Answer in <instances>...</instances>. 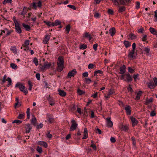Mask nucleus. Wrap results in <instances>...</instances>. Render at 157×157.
<instances>
[{
	"mask_svg": "<svg viewBox=\"0 0 157 157\" xmlns=\"http://www.w3.org/2000/svg\"><path fill=\"white\" fill-rule=\"evenodd\" d=\"M64 60L62 57L59 56L58 58L57 61V71L58 72L62 71L64 66Z\"/></svg>",
	"mask_w": 157,
	"mask_h": 157,
	"instance_id": "nucleus-1",
	"label": "nucleus"
},
{
	"mask_svg": "<svg viewBox=\"0 0 157 157\" xmlns=\"http://www.w3.org/2000/svg\"><path fill=\"white\" fill-rule=\"evenodd\" d=\"M54 66V63H52L51 62L48 63L47 62H45L43 65H40V70L42 71L46 70L47 69H49Z\"/></svg>",
	"mask_w": 157,
	"mask_h": 157,
	"instance_id": "nucleus-2",
	"label": "nucleus"
},
{
	"mask_svg": "<svg viewBox=\"0 0 157 157\" xmlns=\"http://www.w3.org/2000/svg\"><path fill=\"white\" fill-rule=\"evenodd\" d=\"M121 79L124 80L127 82H130L132 81V78L129 73L123 74L121 75Z\"/></svg>",
	"mask_w": 157,
	"mask_h": 157,
	"instance_id": "nucleus-3",
	"label": "nucleus"
},
{
	"mask_svg": "<svg viewBox=\"0 0 157 157\" xmlns=\"http://www.w3.org/2000/svg\"><path fill=\"white\" fill-rule=\"evenodd\" d=\"M15 87L19 88L20 90L23 92L25 95H26L28 93V90L25 89V86L21 83L17 82L16 84Z\"/></svg>",
	"mask_w": 157,
	"mask_h": 157,
	"instance_id": "nucleus-4",
	"label": "nucleus"
},
{
	"mask_svg": "<svg viewBox=\"0 0 157 157\" xmlns=\"http://www.w3.org/2000/svg\"><path fill=\"white\" fill-rule=\"evenodd\" d=\"M113 4L116 6H118L120 4L124 5L126 3H129L130 0H125V1L124 0H111Z\"/></svg>",
	"mask_w": 157,
	"mask_h": 157,
	"instance_id": "nucleus-5",
	"label": "nucleus"
},
{
	"mask_svg": "<svg viewBox=\"0 0 157 157\" xmlns=\"http://www.w3.org/2000/svg\"><path fill=\"white\" fill-rule=\"evenodd\" d=\"M15 24V27L16 32L19 34L21 33L22 32L21 29L20 27V24L16 20H13Z\"/></svg>",
	"mask_w": 157,
	"mask_h": 157,
	"instance_id": "nucleus-6",
	"label": "nucleus"
},
{
	"mask_svg": "<svg viewBox=\"0 0 157 157\" xmlns=\"http://www.w3.org/2000/svg\"><path fill=\"white\" fill-rule=\"evenodd\" d=\"M71 125L70 128V130L72 131L75 130L78 126V124L74 120L71 121Z\"/></svg>",
	"mask_w": 157,
	"mask_h": 157,
	"instance_id": "nucleus-7",
	"label": "nucleus"
},
{
	"mask_svg": "<svg viewBox=\"0 0 157 157\" xmlns=\"http://www.w3.org/2000/svg\"><path fill=\"white\" fill-rule=\"evenodd\" d=\"M136 53H135V51L132 50L129 52L128 54V57L130 59H135L136 57Z\"/></svg>",
	"mask_w": 157,
	"mask_h": 157,
	"instance_id": "nucleus-8",
	"label": "nucleus"
},
{
	"mask_svg": "<svg viewBox=\"0 0 157 157\" xmlns=\"http://www.w3.org/2000/svg\"><path fill=\"white\" fill-rule=\"evenodd\" d=\"M41 6L42 4L40 1H39L37 3L33 2L31 5V6H32V8L35 9H36L37 6L40 7Z\"/></svg>",
	"mask_w": 157,
	"mask_h": 157,
	"instance_id": "nucleus-9",
	"label": "nucleus"
},
{
	"mask_svg": "<svg viewBox=\"0 0 157 157\" xmlns=\"http://www.w3.org/2000/svg\"><path fill=\"white\" fill-rule=\"evenodd\" d=\"M77 73L76 69H74L70 71L68 74L67 77L68 78H71V77L74 76Z\"/></svg>",
	"mask_w": 157,
	"mask_h": 157,
	"instance_id": "nucleus-10",
	"label": "nucleus"
},
{
	"mask_svg": "<svg viewBox=\"0 0 157 157\" xmlns=\"http://www.w3.org/2000/svg\"><path fill=\"white\" fill-rule=\"evenodd\" d=\"M47 118H48V121L50 123H52L54 122V119L53 118L52 115L50 114H47Z\"/></svg>",
	"mask_w": 157,
	"mask_h": 157,
	"instance_id": "nucleus-11",
	"label": "nucleus"
},
{
	"mask_svg": "<svg viewBox=\"0 0 157 157\" xmlns=\"http://www.w3.org/2000/svg\"><path fill=\"white\" fill-rule=\"evenodd\" d=\"M131 121H132V125L133 127L136 125L138 123V121L134 117H131L130 118Z\"/></svg>",
	"mask_w": 157,
	"mask_h": 157,
	"instance_id": "nucleus-12",
	"label": "nucleus"
},
{
	"mask_svg": "<svg viewBox=\"0 0 157 157\" xmlns=\"http://www.w3.org/2000/svg\"><path fill=\"white\" fill-rule=\"evenodd\" d=\"M110 117H107L106 118L107 121V125L109 127H112L113 125V123L110 120Z\"/></svg>",
	"mask_w": 157,
	"mask_h": 157,
	"instance_id": "nucleus-13",
	"label": "nucleus"
},
{
	"mask_svg": "<svg viewBox=\"0 0 157 157\" xmlns=\"http://www.w3.org/2000/svg\"><path fill=\"white\" fill-rule=\"evenodd\" d=\"M25 128L26 133H29L30 132V130L32 129V127L29 124H27L25 125Z\"/></svg>",
	"mask_w": 157,
	"mask_h": 157,
	"instance_id": "nucleus-14",
	"label": "nucleus"
},
{
	"mask_svg": "<svg viewBox=\"0 0 157 157\" xmlns=\"http://www.w3.org/2000/svg\"><path fill=\"white\" fill-rule=\"evenodd\" d=\"M84 136L82 137V139H85L88 137V131L86 128H85L84 129Z\"/></svg>",
	"mask_w": 157,
	"mask_h": 157,
	"instance_id": "nucleus-15",
	"label": "nucleus"
},
{
	"mask_svg": "<svg viewBox=\"0 0 157 157\" xmlns=\"http://www.w3.org/2000/svg\"><path fill=\"white\" fill-rule=\"evenodd\" d=\"M119 128H121L122 130L125 132L128 131L129 129V128L127 126L124 125L122 124L119 126Z\"/></svg>",
	"mask_w": 157,
	"mask_h": 157,
	"instance_id": "nucleus-16",
	"label": "nucleus"
},
{
	"mask_svg": "<svg viewBox=\"0 0 157 157\" xmlns=\"http://www.w3.org/2000/svg\"><path fill=\"white\" fill-rule=\"evenodd\" d=\"M116 33L115 28L113 27L109 30V33L112 36H113Z\"/></svg>",
	"mask_w": 157,
	"mask_h": 157,
	"instance_id": "nucleus-17",
	"label": "nucleus"
},
{
	"mask_svg": "<svg viewBox=\"0 0 157 157\" xmlns=\"http://www.w3.org/2000/svg\"><path fill=\"white\" fill-rule=\"evenodd\" d=\"M126 68L124 65H123L120 68V73L123 75L125 72Z\"/></svg>",
	"mask_w": 157,
	"mask_h": 157,
	"instance_id": "nucleus-18",
	"label": "nucleus"
},
{
	"mask_svg": "<svg viewBox=\"0 0 157 157\" xmlns=\"http://www.w3.org/2000/svg\"><path fill=\"white\" fill-rule=\"evenodd\" d=\"M37 144L43 146L45 148H47L48 147L47 144L44 141H40L38 142Z\"/></svg>",
	"mask_w": 157,
	"mask_h": 157,
	"instance_id": "nucleus-19",
	"label": "nucleus"
},
{
	"mask_svg": "<svg viewBox=\"0 0 157 157\" xmlns=\"http://www.w3.org/2000/svg\"><path fill=\"white\" fill-rule=\"evenodd\" d=\"M137 38V35L132 33H131L128 35V38L131 40H133Z\"/></svg>",
	"mask_w": 157,
	"mask_h": 157,
	"instance_id": "nucleus-20",
	"label": "nucleus"
},
{
	"mask_svg": "<svg viewBox=\"0 0 157 157\" xmlns=\"http://www.w3.org/2000/svg\"><path fill=\"white\" fill-rule=\"evenodd\" d=\"M148 87L150 89H154L155 86V84L152 81H150L148 83Z\"/></svg>",
	"mask_w": 157,
	"mask_h": 157,
	"instance_id": "nucleus-21",
	"label": "nucleus"
},
{
	"mask_svg": "<svg viewBox=\"0 0 157 157\" xmlns=\"http://www.w3.org/2000/svg\"><path fill=\"white\" fill-rule=\"evenodd\" d=\"M124 109L127 114L130 115L131 114V111L130 110V107L129 105H126Z\"/></svg>",
	"mask_w": 157,
	"mask_h": 157,
	"instance_id": "nucleus-22",
	"label": "nucleus"
},
{
	"mask_svg": "<svg viewBox=\"0 0 157 157\" xmlns=\"http://www.w3.org/2000/svg\"><path fill=\"white\" fill-rule=\"evenodd\" d=\"M27 8L25 7H24L22 11V12L20 13V14L24 16V17H25V15L27 13Z\"/></svg>",
	"mask_w": 157,
	"mask_h": 157,
	"instance_id": "nucleus-23",
	"label": "nucleus"
},
{
	"mask_svg": "<svg viewBox=\"0 0 157 157\" xmlns=\"http://www.w3.org/2000/svg\"><path fill=\"white\" fill-rule=\"evenodd\" d=\"M36 120L35 117L33 115V117L31 120V123L35 126L36 125Z\"/></svg>",
	"mask_w": 157,
	"mask_h": 157,
	"instance_id": "nucleus-24",
	"label": "nucleus"
},
{
	"mask_svg": "<svg viewBox=\"0 0 157 157\" xmlns=\"http://www.w3.org/2000/svg\"><path fill=\"white\" fill-rule=\"evenodd\" d=\"M50 38V36L49 35H46L44 40H43V42L44 44H47L48 43V41Z\"/></svg>",
	"mask_w": 157,
	"mask_h": 157,
	"instance_id": "nucleus-25",
	"label": "nucleus"
},
{
	"mask_svg": "<svg viewBox=\"0 0 157 157\" xmlns=\"http://www.w3.org/2000/svg\"><path fill=\"white\" fill-rule=\"evenodd\" d=\"M151 33L154 35L157 34V30H155V29L150 27L149 29Z\"/></svg>",
	"mask_w": 157,
	"mask_h": 157,
	"instance_id": "nucleus-26",
	"label": "nucleus"
},
{
	"mask_svg": "<svg viewBox=\"0 0 157 157\" xmlns=\"http://www.w3.org/2000/svg\"><path fill=\"white\" fill-rule=\"evenodd\" d=\"M142 92L141 91H139L136 94V95L135 100H138L140 98V97L141 96Z\"/></svg>",
	"mask_w": 157,
	"mask_h": 157,
	"instance_id": "nucleus-27",
	"label": "nucleus"
},
{
	"mask_svg": "<svg viewBox=\"0 0 157 157\" xmlns=\"http://www.w3.org/2000/svg\"><path fill=\"white\" fill-rule=\"evenodd\" d=\"M22 25L26 31H29L30 29V27L29 25L24 23H23Z\"/></svg>",
	"mask_w": 157,
	"mask_h": 157,
	"instance_id": "nucleus-28",
	"label": "nucleus"
},
{
	"mask_svg": "<svg viewBox=\"0 0 157 157\" xmlns=\"http://www.w3.org/2000/svg\"><path fill=\"white\" fill-rule=\"evenodd\" d=\"M58 92H59V94L62 97L65 96L66 95V93L63 90H59Z\"/></svg>",
	"mask_w": 157,
	"mask_h": 157,
	"instance_id": "nucleus-29",
	"label": "nucleus"
},
{
	"mask_svg": "<svg viewBox=\"0 0 157 157\" xmlns=\"http://www.w3.org/2000/svg\"><path fill=\"white\" fill-rule=\"evenodd\" d=\"M144 50L146 53V55L147 56L149 55V53L150 52V48L149 47H145L144 48Z\"/></svg>",
	"mask_w": 157,
	"mask_h": 157,
	"instance_id": "nucleus-30",
	"label": "nucleus"
},
{
	"mask_svg": "<svg viewBox=\"0 0 157 157\" xmlns=\"http://www.w3.org/2000/svg\"><path fill=\"white\" fill-rule=\"evenodd\" d=\"M61 22L59 20H56L55 21L54 23H53V26H57L60 25Z\"/></svg>",
	"mask_w": 157,
	"mask_h": 157,
	"instance_id": "nucleus-31",
	"label": "nucleus"
},
{
	"mask_svg": "<svg viewBox=\"0 0 157 157\" xmlns=\"http://www.w3.org/2000/svg\"><path fill=\"white\" fill-rule=\"evenodd\" d=\"M84 37L89 38V40H90L91 39V37L90 35L87 32H86L84 33Z\"/></svg>",
	"mask_w": 157,
	"mask_h": 157,
	"instance_id": "nucleus-32",
	"label": "nucleus"
},
{
	"mask_svg": "<svg viewBox=\"0 0 157 157\" xmlns=\"http://www.w3.org/2000/svg\"><path fill=\"white\" fill-rule=\"evenodd\" d=\"M30 41L29 40H26L24 43L22 45L23 47H27L28 46L29 44Z\"/></svg>",
	"mask_w": 157,
	"mask_h": 157,
	"instance_id": "nucleus-33",
	"label": "nucleus"
},
{
	"mask_svg": "<svg viewBox=\"0 0 157 157\" xmlns=\"http://www.w3.org/2000/svg\"><path fill=\"white\" fill-rule=\"evenodd\" d=\"M115 93L114 90L113 89H110L109 90L108 93L111 95H113Z\"/></svg>",
	"mask_w": 157,
	"mask_h": 157,
	"instance_id": "nucleus-34",
	"label": "nucleus"
},
{
	"mask_svg": "<svg viewBox=\"0 0 157 157\" xmlns=\"http://www.w3.org/2000/svg\"><path fill=\"white\" fill-rule=\"evenodd\" d=\"M124 44L126 48L129 47L131 45L130 43L128 41H124Z\"/></svg>",
	"mask_w": 157,
	"mask_h": 157,
	"instance_id": "nucleus-35",
	"label": "nucleus"
},
{
	"mask_svg": "<svg viewBox=\"0 0 157 157\" xmlns=\"http://www.w3.org/2000/svg\"><path fill=\"white\" fill-rule=\"evenodd\" d=\"M125 10V8L124 6H121L120 7L119 9L118 10V11L119 12H122L124 11Z\"/></svg>",
	"mask_w": 157,
	"mask_h": 157,
	"instance_id": "nucleus-36",
	"label": "nucleus"
},
{
	"mask_svg": "<svg viewBox=\"0 0 157 157\" xmlns=\"http://www.w3.org/2000/svg\"><path fill=\"white\" fill-rule=\"evenodd\" d=\"M10 66L11 68L14 69H16L17 68V65L14 63H11Z\"/></svg>",
	"mask_w": 157,
	"mask_h": 157,
	"instance_id": "nucleus-37",
	"label": "nucleus"
},
{
	"mask_svg": "<svg viewBox=\"0 0 157 157\" xmlns=\"http://www.w3.org/2000/svg\"><path fill=\"white\" fill-rule=\"evenodd\" d=\"M25 114L24 113L20 114H19V115L17 117V118H18L20 119H23V118H24L25 117Z\"/></svg>",
	"mask_w": 157,
	"mask_h": 157,
	"instance_id": "nucleus-38",
	"label": "nucleus"
},
{
	"mask_svg": "<svg viewBox=\"0 0 157 157\" xmlns=\"http://www.w3.org/2000/svg\"><path fill=\"white\" fill-rule=\"evenodd\" d=\"M100 73L101 74H102L103 73V71L100 70H98L95 71L94 72V75L96 76L97 75V74Z\"/></svg>",
	"mask_w": 157,
	"mask_h": 157,
	"instance_id": "nucleus-39",
	"label": "nucleus"
},
{
	"mask_svg": "<svg viewBox=\"0 0 157 157\" xmlns=\"http://www.w3.org/2000/svg\"><path fill=\"white\" fill-rule=\"evenodd\" d=\"M28 84L29 86V90L31 91L32 90L33 85L32 84V83L30 81H28Z\"/></svg>",
	"mask_w": 157,
	"mask_h": 157,
	"instance_id": "nucleus-40",
	"label": "nucleus"
},
{
	"mask_svg": "<svg viewBox=\"0 0 157 157\" xmlns=\"http://www.w3.org/2000/svg\"><path fill=\"white\" fill-rule=\"evenodd\" d=\"M153 101V99L152 98H151L149 99H147L146 101V104H149L151 102H152Z\"/></svg>",
	"mask_w": 157,
	"mask_h": 157,
	"instance_id": "nucleus-41",
	"label": "nucleus"
},
{
	"mask_svg": "<svg viewBox=\"0 0 157 157\" xmlns=\"http://www.w3.org/2000/svg\"><path fill=\"white\" fill-rule=\"evenodd\" d=\"M44 22L48 26H53V22H51L50 21H44Z\"/></svg>",
	"mask_w": 157,
	"mask_h": 157,
	"instance_id": "nucleus-42",
	"label": "nucleus"
},
{
	"mask_svg": "<svg viewBox=\"0 0 157 157\" xmlns=\"http://www.w3.org/2000/svg\"><path fill=\"white\" fill-rule=\"evenodd\" d=\"M128 72L131 73H133L134 71V70L132 69L131 67H128Z\"/></svg>",
	"mask_w": 157,
	"mask_h": 157,
	"instance_id": "nucleus-43",
	"label": "nucleus"
},
{
	"mask_svg": "<svg viewBox=\"0 0 157 157\" xmlns=\"http://www.w3.org/2000/svg\"><path fill=\"white\" fill-rule=\"evenodd\" d=\"M70 25H67L66 27V30L67 31V33H69L70 31Z\"/></svg>",
	"mask_w": 157,
	"mask_h": 157,
	"instance_id": "nucleus-44",
	"label": "nucleus"
},
{
	"mask_svg": "<svg viewBox=\"0 0 157 157\" xmlns=\"http://www.w3.org/2000/svg\"><path fill=\"white\" fill-rule=\"evenodd\" d=\"M6 81H8V84L7 85L8 86H9L11 85L12 81L10 78H8L7 79H6Z\"/></svg>",
	"mask_w": 157,
	"mask_h": 157,
	"instance_id": "nucleus-45",
	"label": "nucleus"
},
{
	"mask_svg": "<svg viewBox=\"0 0 157 157\" xmlns=\"http://www.w3.org/2000/svg\"><path fill=\"white\" fill-rule=\"evenodd\" d=\"M85 82L87 84H89L91 82V80L89 78H85Z\"/></svg>",
	"mask_w": 157,
	"mask_h": 157,
	"instance_id": "nucleus-46",
	"label": "nucleus"
},
{
	"mask_svg": "<svg viewBox=\"0 0 157 157\" xmlns=\"http://www.w3.org/2000/svg\"><path fill=\"white\" fill-rule=\"evenodd\" d=\"M33 62L35 64L36 66H37L38 65V59L36 58H34L33 60Z\"/></svg>",
	"mask_w": 157,
	"mask_h": 157,
	"instance_id": "nucleus-47",
	"label": "nucleus"
},
{
	"mask_svg": "<svg viewBox=\"0 0 157 157\" xmlns=\"http://www.w3.org/2000/svg\"><path fill=\"white\" fill-rule=\"evenodd\" d=\"M5 30L7 31V33L6 34V36H8L9 35H10L13 32V30H8L7 29H5Z\"/></svg>",
	"mask_w": 157,
	"mask_h": 157,
	"instance_id": "nucleus-48",
	"label": "nucleus"
},
{
	"mask_svg": "<svg viewBox=\"0 0 157 157\" xmlns=\"http://www.w3.org/2000/svg\"><path fill=\"white\" fill-rule=\"evenodd\" d=\"M36 150L40 153H41L42 152V148L39 146L37 147Z\"/></svg>",
	"mask_w": 157,
	"mask_h": 157,
	"instance_id": "nucleus-49",
	"label": "nucleus"
},
{
	"mask_svg": "<svg viewBox=\"0 0 157 157\" xmlns=\"http://www.w3.org/2000/svg\"><path fill=\"white\" fill-rule=\"evenodd\" d=\"M94 67V65L92 63H90L89 64L88 67L89 69H91L93 68Z\"/></svg>",
	"mask_w": 157,
	"mask_h": 157,
	"instance_id": "nucleus-50",
	"label": "nucleus"
},
{
	"mask_svg": "<svg viewBox=\"0 0 157 157\" xmlns=\"http://www.w3.org/2000/svg\"><path fill=\"white\" fill-rule=\"evenodd\" d=\"M144 30V28L143 27H142L140 29H138L137 31V32L138 33H143Z\"/></svg>",
	"mask_w": 157,
	"mask_h": 157,
	"instance_id": "nucleus-51",
	"label": "nucleus"
},
{
	"mask_svg": "<svg viewBox=\"0 0 157 157\" xmlns=\"http://www.w3.org/2000/svg\"><path fill=\"white\" fill-rule=\"evenodd\" d=\"M6 77H7V76L6 75H4V76H3V79L2 80V84H4V83H5V82L6 81Z\"/></svg>",
	"mask_w": 157,
	"mask_h": 157,
	"instance_id": "nucleus-52",
	"label": "nucleus"
},
{
	"mask_svg": "<svg viewBox=\"0 0 157 157\" xmlns=\"http://www.w3.org/2000/svg\"><path fill=\"white\" fill-rule=\"evenodd\" d=\"M22 122V121L18 120H15L13 122V123H16L17 124H19Z\"/></svg>",
	"mask_w": 157,
	"mask_h": 157,
	"instance_id": "nucleus-53",
	"label": "nucleus"
},
{
	"mask_svg": "<svg viewBox=\"0 0 157 157\" xmlns=\"http://www.w3.org/2000/svg\"><path fill=\"white\" fill-rule=\"evenodd\" d=\"M77 92L80 95L83 94L85 93L83 91L79 89L78 90Z\"/></svg>",
	"mask_w": 157,
	"mask_h": 157,
	"instance_id": "nucleus-54",
	"label": "nucleus"
},
{
	"mask_svg": "<svg viewBox=\"0 0 157 157\" xmlns=\"http://www.w3.org/2000/svg\"><path fill=\"white\" fill-rule=\"evenodd\" d=\"M87 48V46L85 44H82L80 46V49L83 48V49H85Z\"/></svg>",
	"mask_w": 157,
	"mask_h": 157,
	"instance_id": "nucleus-55",
	"label": "nucleus"
},
{
	"mask_svg": "<svg viewBox=\"0 0 157 157\" xmlns=\"http://www.w3.org/2000/svg\"><path fill=\"white\" fill-rule=\"evenodd\" d=\"M16 103L14 105V108L15 109L16 108L19 102V98L18 97H17L16 98Z\"/></svg>",
	"mask_w": 157,
	"mask_h": 157,
	"instance_id": "nucleus-56",
	"label": "nucleus"
},
{
	"mask_svg": "<svg viewBox=\"0 0 157 157\" xmlns=\"http://www.w3.org/2000/svg\"><path fill=\"white\" fill-rule=\"evenodd\" d=\"M94 17L96 18H99L100 17V15L99 13H95L94 14Z\"/></svg>",
	"mask_w": 157,
	"mask_h": 157,
	"instance_id": "nucleus-57",
	"label": "nucleus"
},
{
	"mask_svg": "<svg viewBox=\"0 0 157 157\" xmlns=\"http://www.w3.org/2000/svg\"><path fill=\"white\" fill-rule=\"evenodd\" d=\"M11 50L13 51V53L16 54L17 53V51L16 48L15 47H13L11 49Z\"/></svg>",
	"mask_w": 157,
	"mask_h": 157,
	"instance_id": "nucleus-58",
	"label": "nucleus"
},
{
	"mask_svg": "<svg viewBox=\"0 0 157 157\" xmlns=\"http://www.w3.org/2000/svg\"><path fill=\"white\" fill-rule=\"evenodd\" d=\"M98 44H95L93 45V48L95 51H96L97 49Z\"/></svg>",
	"mask_w": 157,
	"mask_h": 157,
	"instance_id": "nucleus-59",
	"label": "nucleus"
},
{
	"mask_svg": "<svg viewBox=\"0 0 157 157\" xmlns=\"http://www.w3.org/2000/svg\"><path fill=\"white\" fill-rule=\"evenodd\" d=\"M147 36L146 35H144L142 39V40L143 41H145L147 40Z\"/></svg>",
	"mask_w": 157,
	"mask_h": 157,
	"instance_id": "nucleus-60",
	"label": "nucleus"
},
{
	"mask_svg": "<svg viewBox=\"0 0 157 157\" xmlns=\"http://www.w3.org/2000/svg\"><path fill=\"white\" fill-rule=\"evenodd\" d=\"M108 13L109 14L112 15L113 14V11L110 9H109L108 10Z\"/></svg>",
	"mask_w": 157,
	"mask_h": 157,
	"instance_id": "nucleus-61",
	"label": "nucleus"
},
{
	"mask_svg": "<svg viewBox=\"0 0 157 157\" xmlns=\"http://www.w3.org/2000/svg\"><path fill=\"white\" fill-rule=\"evenodd\" d=\"M140 2H136V7L137 9H138L140 7Z\"/></svg>",
	"mask_w": 157,
	"mask_h": 157,
	"instance_id": "nucleus-62",
	"label": "nucleus"
},
{
	"mask_svg": "<svg viewBox=\"0 0 157 157\" xmlns=\"http://www.w3.org/2000/svg\"><path fill=\"white\" fill-rule=\"evenodd\" d=\"M90 147L93 148L95 150H96L97 149V147L96 146V145L93 144H92L91 145Z\"/></svg>",
	"mask_w": 157,
	"mask_h": 157,
	"instance_id": "nucleus-63",
	"label": "nucleus"
},
{
	"mask_svg": "<svg viewBox=\"0 0 157 157\" xmlns=\"http://www.w3.org/2000/svg\"><path fill=\"white\" fill-rule=\"evenodd\" d=\"M83 76L85 77H87L88 76V73L87 72H86L82 74Z\"/></svg>",
	"mask_w": 157,
	"mask_h": 157,
	"instance_id": "nucleus-64",
	"label": "nucleus"
}]
</instances>
